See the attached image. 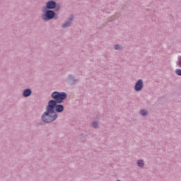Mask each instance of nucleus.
I'll return each mask as SVG.
<instances>
[{
    "label": "nucleus",
    "mask_w": 181,
    "mask_h": 181,
    "mask_svg": "<svg viewBox=\"0 0 181 181\" xmlns=\"http://www.w3.org/2000/svg\"><path fill=\"white\" fill-rule=\"evenodd\" d=\"M56 105V102L53 100L48 102V105L47 106L46 112L42 115V119L43 122H53L56 118H57V114L54 112V106Z\"/></svg>",
    "instance_id": "f257e3e1"
},
{
    "label": "nucleus",
    "mask_w": 181,
    "mask_h": 181,
    "mask_svg": "<svg viewBox=\"0 0 181 181\" xmlns=\"http://www.w3.org/2000/svg\"><path fill=\"white\" fill-rule=\"evenodd\" d=\"M51 96L54 100V101L55 102L56 105V104H61V103H63V100H66L67 95L66 94V93L64 92H53Z\"/></svg>",
    "instance_id": "f03ea898"
},
{
    "label": "nucleus",
    "mask_w": 181,
    "mask_h": 181,
    "mask_svg": "<svg viewBox=\"0 0 181 181\" xmlns=\"http://www.w3.org/2000/svg\"><path fill=\"white\" fill-rule=\"evenodd\" d=\"M54 18V11L48 10L46 11L45 15L42 16L43 21H50Z\"/></svg>",
    "instance_id": "7ed1b4c3"
},
{
    "label": "nucleus",
    "mask_w": 181,
    "mask_h": 181,
    "mask_svg": "<svg viewBox=\"0 0 181 181\" xmlns=\"http://www.w3.org/2000/svg\"><path fill=\"white\" fill-rule=\"evenodd\" d=\"M144 87V81L142 80H139L135 85V90L141 91Z\"/></svg>",
    "instance_id": "20e7f679"
},
{
    "label": "nucleus",
    "mask_w": 181,
    "mask_h": 181,
    "mask_svg": "<svg viewBox=\"0 0 181 181\" xmlns=\"http://www.w3.org/2000/svg\"><path fill=\"white\" fill-rule=\"evenodd\" d=\"M47 8L48 9H54L56 8V2L49 1L47 3Z\"/></svg>",
    "instance_id": "39448f33"
},
{
    "label": "nucleus",
    "mask_w": 181,
    "mask_h": 181,
    "mask_svg": "<svg viewBox=\"0 0 181 181\" xmlns=\"http://www.w3.org/2000/svg\"><path fill=\"white\" fill-rule=\"evenodd\" d=\"M57 111V112H63V110H64V107L62 105H55L54 107V112Z\"/></svg>",
    "instance_id": "423d86ee"
},
{
    "label": "nucleus",
    "mask_w": 181,
    "mask_h": 181,
    "mask_svg": "<svg viewBox=\"0 0 181 181\" xmlns=\"http://www.w3.org/2000/svg\"><path fill=\"white\" fill-rule=\"evenodd\" d=\"M31 94L32 91L30 89H25L23 93V97H29Z\"/></svg>",
    "instance_id": "0eeeda50"
},
{
    "label": "nucleus",
    "mask_w": 181,
    "mask_h": 181,
    "mask_svg": "<svg viewBox=\"0 0 181 181\" xmlns=\"http://www.w3.org/2000/svg\"><path fill=\"white\" fill-rule=\"evenodd\" d=\"M138 166H139V168H143L144 166V160H139L137 163Z\"/></svg>",
    "instance_id": "6e6552de"
},
{
    "label": "nucleus",
    "mask_w": 181,
    "mask_h": 181,
    "mask_svg": "<svg viewBox=\"0 0 181 181\" xmlns=\"http://www.w3.org/2000/svg\"><path fill=\"white\" fill-rule=\"evenodd\" d=\"M70 26V21L65 23L64 25H62V28H69Z\"/></svg>",
    "instance_id": "1a4fd4ad"
},
{
    "label": "nucleus",
    "mask_w": 181,
    "mask_h": 181,
    "mask_svg": "<svg viewBox=\"0 0 181 181\" xmlns=\"http://www.w3.org/2000/svg\"><path fill=\"white\" fill-rule=\"evenodd\" d=\"M175 73L177 76H181V69H176Z\"/></svg>",
    "instance_id": "9d476101"
},
{
    "label": "nucleus",
    "mask_w": 181,
    "mask_h": 181,
    "mask_svg": "<svg viewBox=\"0 0 181 181\" xmlns=\"http://www.w3.org/2000/svg\"><path fill=\"white\" fill-rule=\"evenodd\" d=\"M141 115H143V117H145V115H146V110H141Z\"/></svg>",
    "instance_id": "9b49d317"
},
{
    "label": "nucleus",
    "mask_w": 181,
    "mask_h": 181,
    "mask_svg": "<svg viewBox=\"0 0 181 181\" xmlns=\"http://www.w3.org/2000/svg\"><path fill=\"white\" fill-rule=\"evenodd\" d=\"M93 128H97V127H98L97 122H93Z\"/></svg>",
    "instance_id": "f8f14e48"
},
{
    "label": "nucleus",
    "mask_w": 181,
    "mask_h": 181,
    "mask_svg": "<svg viewBox=\"0 0 181 181\" xmlns=\"http://www.w3.org/2000/svg\"><path fill=\"white\" fill-rule=\"evenodd\" d=\"M115 50H119V45H115Z\"/></svg>",
    "instance_id": "ddd939ff"
},
{
    "label": "nucleus",
    "mask_w": 181,
    "mask_h": 181,
    "mask_svg": "<svg viewBox=\"0 0 181 181\" xmlns=\"http://www.w3.org/2000/svg\"><path fill=\"white\" fill-rule=\"evenodd\" d=\"M73 20V18H71L70 21H72Z\"/></svg>",
    "instance_id": "4468645a"
}]
</instances>
